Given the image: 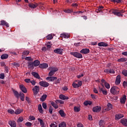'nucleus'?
<instances>
[{
	"mask_svg": "<svg viewBox=\"0 0 127 127\" xmlns=\"http://www.w3.org/2000/svg\"><path fill=\"white\" fill-rule=\"evenodd\" d=\"M121 83V75H118L116 77L115 83L116 85H119Z\"/></svg>",
	"mask_w": 127,
	"mask_h": 127,
	"instance_id": "a211bd4d",
	"label": "nucleus"
},
{
	"mask_svg": "<svg viewBox=\"0 0 127 127\" xmlns=\"http://www.w3.org/2000/svg\"><path fill=\"white\" fill-rule=\"evenodd\" d=\"M38 110L40 114H43V109H42V106H41V104H39L38 105Z\"/></svg>",
	"mask_w": 127,
	"mask_h": 127,
	"instance_id": "7c9ffc66",
	"label": "nucleus"
},
{
	"mask_svg": "<svg viewBox=\"0 0 127 127\" xmlns=\"http://www.w3.org/2000/svg\"><path fill=\"white\" fill-rule=\"evenodd\" d=\"M40 90V88L39 86L36 85L32 89V91L34 94H38L39 93V91Z\"/></svg>",
	"mask_w": 127,
	"mask_h": 127,
	"instance_id": "423d86ee",
	"label": "nucleus"
},
{
	"mask_svg": "<svg viewBox=\"0 0 127 127\" xmlns=\"http://www.w3.org/2000/svg\"><path fill=\"white\" fill-rule=\"evenodd\" d=\"M39 67L41 69H46V68H48V64L43 63L39 64Z\"/></svg>",
	"mask_w": 127,
	"mask_h": 127,
	"instance_id": "9d476101",
	"label": "nucleus"
},
{
	"mask_svg": "<svg viewBox=\"0 0 127 127\" xmlns=\"http://www.w3.org/2000/svg\"><path fill=\"white\" fill-rule=\"evenodd\" d=\"M50 127H58V125H57V123L54 122L52 123L50 125Z\"/></svg>",
	"mask_w": 127,
	"mask_h": 127,
	"instance_id": "58836bf2",
	"label": "nucleus"
},
{
	"mask_svg": "<svg viewBox=\"0 0 127 127\" xmlns=\"http://www.w3.org/2000/svg\"><path fill=\"white\" fill-rule=\"evenodd\" d=\"M38 6V4L36 3H30L29 4V6L31 8H36V7H37Z\"/></svg>",
	"mask_w": 127,
	"mask_h": 127,
	"instance_id": "f3484780",
	"label": "nucleus"
},
{
	"mask_svg": "<svg viewBox=\"0 0 127 127\" xmlns=\"http://www.w3.org/2000/svg\"><path fill=\"white\" fill-rule=\"evenodd\" d=\"M19 97H20V99L22 101V102H24V93L20 92L19 94Z\"/></svg>",
	"mask_w": 127,
	"mask_h": 127,
	"instance_id": "5701e85b",
	"label": "nucleus"
},
{
	"mask_svg": "<svg viewBox=\"0 0 127 127\" xmlns=\"http://www.w3.org/2000/svg\"><path fill=\"white\" fill-rule=\"evenodd\" d=\"M25 60H27V61H32V59H31V57H26Z\"/></svg>",
	"mask_w": 127,
	"mask_h": 127,
	"instance_id": "e2e57ef3",
	"label": "nucleus"
},
{
	"mask_svg": "<svg viewBox=\"0 0 127 127\" xmlns=\"http://www.w3.org/2000/svg\"><path fill=\"white\" fill-rule=\"evenodd\" d=\"M51 105L55 108V109H58V105L53 101L51 102Z\"/></svg>",
	"mask_w": 127,
	"mask_h": 127,
	"instance_id": "473e14b6",
	"label": "nucleus"
},
{
	"mask_svg": "<svg viewBox=\"0 0 127 127\" xmlns=\"http://www.w3.org/2000/svg\"><path fill=\"white\" fill-rule=\"evenodd\" d=\"M99 91L100 92H102V94H103V95H108V91H107L106 90H105V88H101V86H99Z\"/></svg>",
	"mask_w": 127,
	"mask_h": 127,
	"instance_id": "f8f14e48",
	"label": "nucleus"
},
{
	"mask_svg": "<svg viewBox=\"0 0 127 127\" xmlns=\"http://www.w3.org/2000/svg\"><path fill=\"white\" fill-rule=\"evenodd\" d=\"M113 109V105L110 103L107 104V111H110Z\"/></svg>",
	"mask_w": 127,
	"mask_h": 127,
	"instance_id": "c756f323",
	"label": "nucleus"
},
{
	"mask_svg": "<svg viewBox=\"0 0 127 127\" xmlns=\"http://www.w3.org/2000/svg\"><path fill=\"white\" fill-rule=\"evenodd\" d=\"M83 76L84 74L81 73L80 74L77 75V78H78V79H80V78H82V77H83Z\"/></svg>",
	"mask_w": 127,
	"mask_h": 127,
	"instance_id": "0e129e2a",
	"label": "nucleus"
},
{
	"mask_svg": "<svg viewBox=\"0 0 127 127\" xmlns=\"http://www.w3.org/2000/svg\"><path fill=\"white\" fill-rule=\"evenodd\" d=\"M39 84L40 86L42 87H44L45 88H46L49 86V83L46 81H40L39 82Z\"/></svg>",
	"mask_w": 127,
	"mask_h": 127,
	"instance_id": "0eeeda50",
	"label": "nucleus"
},
{
	"mask_svg": "<svg viewBox=\"0 0 127 127\" xmlns=\"http://www.w3.org/2000/svg\"><path fill=\"white\" fill-rule=\"evenodd\" d=\"M57 80L55 81L54 84L57 85V84H60V82L61 81V78H58L56 79Z\"/></svg>",
	"mask_w": 127,
	"mask_h": 127,
	"instance_id": "37998d69",
	"label": "nucleus"
},
{
	"mask_svg": "<svg viewBox=\"0 0 127 127\" xmlns=\"http://www.w3.org/2000/svg\"><path fill=\"white\" fill-rule=\"evenodd\" d=\"M19 88L20 90L23 92V93H24L25 94L27 93V90L26 89V88L23 85H20Z\"/></svg>",
	"mask_w": 127,
	"mask_h": 127,
	"instance_id": "9b49d317",
	"label": "nucleus"
},
{
	"mask_svg": "<svg viewBox=\"0 0 127 127\" xmlns=\"http://www.w3.org/2000/svg\"><path fill=\"white\" fill-rule=\"evenodd\" d=\"M118 62H126L127 61V59L125 58H121V59H119L117 60Z\"/></svg>",
	"mask_w": 127,
	"mask_h": 127,
	"instance_id": "c85d7f7f",
	"label": "nucleus"
},
{
	"mask_svg": "<svg viewBox=\"0 0 127 127\" xmlns=\"http://www.w3.org/2000/svg\"><path fill=\"white\" fill-rule=\"evenodd\" d=\"M47 98V94H43L41 98H40V101H41V102H44V101H45V100H46Z\"/></svg>",
	"mask_w": 127,
	"mask_h": 127,
	"instance_id": "bb28decb",
	"label": "nucleus"
},
{
	"mask_svg": "<svg viewBox=\"0 0 127 127\" xmlns=\"http://www.w3.org/2000/svg\"><path fill=\"white\" fill-rule=\"evenodd\" d=\"M126 101H127V96L124 95L122 98L120 99L121 104H126Z\"/></svg>",
	"mask_w": 127,
	"mask_h": 127,
	"instance_id": "412c9836",
	"label": "nucleus"
},
{
	"mask_svg": "<svg viewBox=\"0 0 127 127\" xmlns=\"http://www.w3.org/2000/svg\"><path fill=\"white\" fill-rule=\"evenodd\" d=\"M72 86L73 88H79V86L78 85V84L75 82H73L72 83Z\"/></svg>",
	"mask_w": 127,
	"mask_h": 127,
	"instance_id": "864d4df0",
	"label": "nucleus"
},
{
	"mask_svg": "<svg viewBox=\"0 0 127 127\" xmlns=\"http://www.w3.org/2000/svg\"><path fill=\"white\" fill-rule=\"evenodd\" d=\"M59 113L62 118H64V117H66V114H65V112H64V111L63 110H60L59 111Z\"/></svg>",
	"mask_w": 127,
	"mask_h": 127,
	"instance_id": "4be33fe9",
	"label": "nucleus"
},
{
	"mask_svg": "<svg viewBox=\"0 0 127 127\" xmlns=\"http://www.w3.org/2000/svg\"><path fill=\"white\" fill-rule=\"evenodd\" d=\"M54 52L57 54H62L63 53V49H56L54 50Z\"/></svg>",
	"mask_w": 127,
	"mask_h": 127,
	"instance_id": "ddd939ff",
	"label": "nucleus"
},
{
	"mask_svg": "<svg viewBox=\"0 0 127 127\" xmlns=\"http://www.w3.org/2000/svg\"><path fill=\"white\" fill-rule=\"evenodd\" d=\"M101 110H102V107L97 106L92 108V112L93 113H99V112H101Z\"/></svg>",
	"mask_w": 127,
	"mask_h": 127,
	"instance_id": "39448f33",
	"label": "nucleus"
},
{
	"mask_svg": "<svg viewBox=\"0 0 127 127\" xmlns=\"http://www.w3.org/2000/svg\"><path fill=\"white\" fill-rule=\"evenodd\" d=\"M61 36L65 39H67L70 37V35H69L68 34H62Z\"/></svg>",
	"mask_w": 127,
	"mask_h": 127,
	"instance_id": "2f4dec72",
	"label": "nucleus"
},
{
	"mask_svg": "<svg viewBox=\"0 0 127 127\" xmlns=\"http://www.w3.org/2000/svg\"><path fill=\"white\" fill-rule=\"evenodd\" d=\"M121 123L122 124L124 127H127V119H122L121 120Z\"/></svg>",
	"mask_w": 127,
	"mask_h": 127,
	"instance_id": "2eb2a0df",
	"label": "nucleus"
},
{
	"mask_svg": "<svg viewBox=\"0 0 127 127\" xmlns=\"http://www.w3.org/2000/svg\"><path fill=\"white\" fill-rule=\"evenodd\" d=\"M25 100L27 102L28 104H29V105L31 104V100H30L29 98H28L27 96L26 97Z\"/></svg>",
	"mask_w": 127,
	"mask_h": 127,
	"instance_id": "a18cd8bd",
	"label": "nucleus"
},
{
	"mask_svg": "<svg viewBox=\"0 0 127 127\" xmlns=\"http://www.w3.org/2000/svg\"><path fill=\"white\" fill-rule=\"evenodd\" d=\"M73 109L74 112H75L76 113H79V112L81 111V108H80V107L78 106H74Z\"/></svg>",
	"mask_w": 127,
	"mask_h": 127,
	"instance_id": "a878e982",
	"label": "nucleus"
},
{
	"mask_svg": "<svg viewBox=\"0 0 127 127\" xmlns=\"http://www.w3.org/2000/svg\"><path fill=\"white\" fill-rule=\"evenodd\" d=\"M25 126L28 127H30L31 126H32V123L30 122H27L25 124Z\"/></svg>",
	"mask_w": 127,
	"mask_h": 127,
	"instance_id": "09e8293b",
	"label": "nucleus"
},
{
	"mask_svg": "<svg viewBox=\"0 0 127 127\" xmlns=\"http://www.w3.org/2000/svg\"><path fill=\"white\" fill-rule=\"evenodd\" d=\"M59 98H60V99H61V100H64V99L65 98V95H64L63 94H61L59 96Z\"/></svg>",
	"mask_w": 127,
	"mask_h": 127,
	"instance_id": "6e6d98bb",
	"label": "nucleus"
},
{
	"mask_svg": "<svg viewBox=\"0 0 127 127\" xmlns=\"http://www.w3.org/2000/svg\"><path fill=\"white\" fill-rule=\"evenodd\" d=\"M42 107L45 110H46L47 109V105L46 104V103L43 102L42 103Z\"/></svg>",
	"mask_w": 127,
	"mask_h": 127,
	"instance_id": "de8ad7c7",
	"label": "nucleus"
},
{
	"mask_svg": "<svg viewBox=\"0 0 127 127\" xmlns=\"http://www.w3.org/2000/svg\"><path fill=\"white\" fill-rule=\"evenodd\" d=\"M57 77L56 76H48L46 78L47 81H50V82H53V81L56 80Z\"/></svg>",
	"mask_w": 127,
	"mask_h": 127,
	"instance_id": "6e6552de",
	"label": "nucleus"
},
{
	"mask_svg": "<svg viewBox=\"0 0 127 127\" xmlns=\"http://www.w3.org/2000/svg\"><path fill=\"white\" fill-rule=\"evenodd\" d=\"M49 112L50 114H51V115H52V114H53V108L52 107V106H50V107L49 109Z\"/></svg>",
	"mask_w": 127,
	"mask_h": 127,
	"instance_id": "79ce46f5",
	"label": "nucleus"
},
{
	"mask_svg": "<svg viewBox=\"0 0 127 127\" xmlns=\"http://www.w3.org/2000/svg\"><path fill=\"white\" fill-rule=\"evenodd\" d=\"M28 66H29V68H33L34 64L33 63L30 62L28 63Z\"/></svg>",
	"mask_w": 127,
	"mask_h": 127,
	"instance_id": "8fccbe9b",
	"label": "nucleus"
},
{
	"mask_svg": "<svg viewBox=\"0 0 127 127\" xmlns=\"http://www.w3.org/2000/svg\"><path fill=\"white\" fill-rule=\"evenodd\" d=\"M7 112L9 114H14V111L12 109L8 110Z\"/></svg>",
	"mask_w": 127,
	"mask_h": 127,
	"instance_id": "5fc2aeb1",
	"label": "nucleus"
},
{
	"mask_svg": "<svg viewBox=\"0 0 127 127\" xmlns=\"http://www.w3.org/2000/svg\"><path fill=\"white\" fill-rule=\"evenodd\" d=\"M8 58V55L3 54L1 56V59H7Z\"/></svg>",
	"mask_w": 127,
	"mask_h": 127,
	"instance_id": "e433bc0d",
	"label": "nucleus"
},
{
	"mask_svg": "<svg viewBox=\"0 0 127 127\" xmlns=\"http://www.w3.org/2000/svg\"><path fill=\"white\" fill-rule=\"evenodd\" d=\"M104 85L106 89H110V88H111V85H110V84L107 82L105 83Z\"/></svg>",
	"mask_w": 127,
	"mask_h": 127,
	"instance_id": "c03bdc74",
	"label": "nucleus"
},
{
	"mask_svg": "<svg viewBox=\"0 0 127 127\" xmlns=\"http://www.w3.org/2000/svg\"><path fill=\"white\" fill-rule=\"evenodd\" d=\"M8 124L11 127H16V123L14 121H9Z\"/></svg>",
	"mask_w": 127,
	"mask_h": 127,
	"instance_id": "aec40b11",
	"label": "nucleus"
},
{
	"mask_svg": "<svg viewBox=\"0 0 127 127\" xmlns=\"http://www.w3.org/2000/svg\"><path fill=\"white\" fill-rule=\"evenodd\" d=\"M46 38L47 40H51L53 38V36L51 34H49V35L46 36Z\"/></svg>",
	"mask_w": 127,
	"mask_h": 127,
	"instance_id": "a19ab883",
	"label": "nucleus"
},
{
	"mask_svg": "<svg viewBox=\"0 0 127 127\" xmlns=\"http://www.w3.org/2000/svg\"><path fill=\"white\" fill-rule=\"evenodd\" d=\"M64 12L65 13H71V12H73V10L70 9H65L64 10Z\"/></svg>",
	"mask_w": 127,
	"mask_h": 127,
	"instance_id": "c9c22d12",
	"label": "nucleus"
},
{
	"mask_svg": "<svg viewBox=\"0 0 127 127\" xmlns=\"http://www.w3.org/2000/svg\"><path fill=\"white\" fill-rule=\"evenodd\" d=\"M56 102L57 103V104H58L59 103L61 104V105H63V104H64V101H62V100H57L56 101Z\"/></svg>",
	"mask_w": 127,
	"mask_h": 127,
	"instance_id": "603ef678",
	"label": "nucleus"
},
{
	"mask_svg": "<svg viewBox=\"0 0 127 127\" xmlns=\"http://www.w3.org/2000/svg\"><path fill=\"white\" fill-rule=\"evenodd\" d=\"M31 74L32 75V76L35 77V78H36V79H40V75H39V74L37 72L32 71L31 72Z\"/></svg>",
	"mask_w": 127,
	"mask_h": 127,
	"instance_id": "4468645a",
	"label": "nucleus"
},
{
	"mask_svg": "<svg viewBox=\"0 0 127 127\" xmlns=\"http://www.w3.org/2000/svg\"><path fill=\"white\" fill-rule=\"evenodd\" d=\"M17 122H19V123L23 122V118L22 117H19V118L17 120Z\"/></svg>",
	"mask_w": 127,
	"mask_h": 127,
	"instance_id": "69168bd1",
	"label": "nucleus"
},
{
	"mask_svg": "<svg viewBox=\"0 0 127 127\" xmlns=\"http://www.w3.org/2000/svg\"><path fill=\"white\" fill-rule=\"evenodd\" d=\"M123 87H127V81H124L123 83Z\"/></svg>",
	"mask_w": 127,
	"mask_h": 127,
	"instance_id": "774afa93",
	"label": "nucleus"
},
{
	"mask_svg": "<svg viewBox=\"0 0 127 127\" xmlns=\"http://www.w3.org/2000/svg\"><path fill=\"white\" fill-rule=\"evenodd\" d=\"M58 71V69L56 67H53L52 70L49 72V76L51 77V76H54V74Z\"/></svg>",
	"mask_w": 127,
	"mask_h": 127,
	"instance_id": "20e7f679",
	"label": "nucleus"
},
{
	"mask_svg": "<svg viewBox=\"0 0 127 127\" xmlns=\"http://www.w3.org/2000/svg\"><path fill=\"white\" fill-rule=\"evenodd\" d=\"M29 54V51H24L23 52V55H28Z\"/></svg>",
	"mask_w": 127,
	"mask_h": 127,
	"instance_id": "bf43d9fd",
	"label": "nucleus"
},
{
	"mask_svg": "<svg viewBox=\"0 0 127 127\" xmlns=\"http://www.w3.org/2000/svg\"><path fill=\"white\" fill-rule=\"evenodd\" d=\"M66 123L63 122L59 125V127H66Z\"/></svg>",
	"mask_w": 127,
	"mask_h": 127,
	"instance_id": "4c0bfd02",
	"label": "nucleus"
},
{
	"mask_svg": "<svg viewBox=\"0 0 127 127\" xmlns=\"http://www.w3.org/2000/svg\"><path fill=\"white\" fill-rule=\"evenodd\" d=\"M1 25H5L6 27H9V24L4 20H2L0 22Z\"/></svg>",
	"mask_w": 127,
	"mask_h": 127,
	"instance_id": "b1692460",
	"label": "nucleus"
},
{
	"mask_svg": "<svg viewBox=\"0 0 127 127\" xmlns=\"http://www.w3.org/2000/svg\"><path fill=\"white\" fill-rule=\"evenodd\" d=\"M0 79H4V74L1 73L0 74Z\"/></svg>",
	"mask_w": 127,
	"mask_h": 127,
	"instance_id": "338daca9",
	"label": "nucleus"
},
{
	"mask_svg": "<svg viewBox=\"0 0 127 127\" xmlns=\"http://www.w3.org/2000/svg\"><path fill=\"white\" fill-rule=\"evenodd\" d=\"M21 112L22 111H21L20 110L17 109L15 111L14 114H15L16 115H19V114H20Z\"/></svg>",
	"mask_w": 127,
	"mask_h": 127,
	"instance_id": "3c124183",
	"label": "nucleus"
},
{
	"mask_svg": "<svg viewBox=\"0 0 127 127\" xmlns=\"http://www.w3.org/2000/svg\"><path fill=\"white\" fill-rule=\"evenodd\" d=\"M122 118H124V115L123 114H118L115 116V120L116 121H119V120H121Z\"/></svg>",
	"mask_w": 127,
	"mask_h": 127,
	"instance_id": "dca6fc26",
	"label": "nucleus"
},
{
	"mask_svg": "<svg viewBox=\"0 0 127 127\" xmlns=\"http://www.w3.org/2000/svg\"><path fill=\"white\" fill-rule=\"evenodd\" d=\"M122 74L125 75V77H127V70L126 69L123 70L122 71Z\"/></svg>",
	"mask_w": 127,
	"mask_h": 127,
	"instance_id": "49530a36",
	"label": "nucleus"
},
{
	"mask_svg": "<svg viewBox=\"0 0 127 127\" xmlns=\"http://www.w3.org/2000/svg\"><path fill=\"white\" fill-rule=\"evenodd\" d=\"M13 92L14 93V95L16 97V98H17L18 99V98H19V94H18V92L13 90Z\"/></svg>",
	"mask_w": 127,
	"mask_h": 127,
	"instance_id": "f704fd0d",
	"label": "nucleus"
},
{
	"mask_svg": "<svg viewBox=\"0 0 127 127\" xmlns=\"http://www.w3.org/2000/svg\"><path fill=\"white\" fill-rule=\"evenodd\" d=\"M110 92L113 95H119L120 88L118 86H113L110 89Z\"/></svg>",
	"mask_w": 127,
	"mask_h": 127,
	"instance_id": "f03ea898",
	"label": "nucleus"
},
{
	"mask_svg": "<svg viewBox=\"0 0 127 127\" xmlns=\"http://www.w3.org/2000/svg\"><path fill=\"white\" fill-rule=\"evenodd\" d=\"M70 55H72L74 57L78 58L79 59L83 58V55H82L81 53L78 52H70Z\"/></svg>",
	"mask_w": 127,
	"mask_h": 127,
	"instance_id": "7ed1b4c3",
	"label": "nucleus"
},
{
	"mask_svg": "<svg viewBox=\"0 0 127 127\" xmlns=\"http://www.w3.org/2000/svg\"><path fill=\"white\" fill-rule=\"evenodd\" d=\"M24 81L26 83H30L31 82V79H30V78H26L25 79Z\"/></svg>",
	"mask_w": 127,
	"mask_h": 127,
	"instance_id": "052dcab7",
	"label": "nucleus"
},
{
	"mask_svg": "<svg viewBox=\"0 0 127 127\" xmlns=\"http://www.w3.org/2000/svg\"><path fill=\"white\" fill-rule=\"evenodd\" d=\"M99 126L100 127H104V126H105V121L100 120L99 122Z\"/></svg>",
	"mask_w": 127,
	"mask_h": 127,
	"instance_id": "ea45409f",
	"label": "nucleus"
},
{
	"mask_svg": "<svg viewBox=\"0 0 127 127\" xmlns=\"http://www.w3.org/2000/svg\"><path fill=\"white\" fill-rule=\"evenodd\" d=\"M29 119L31 120V121H35V117L33 116H30Z\"/></svg>",
	"mask_w": 127,
	"mask_h": 127,
	"instance_id": "13d9d810",
	"label": "nucleus"
},
{
	"mask_svg": "<svg viewBox=\"0 0 127 127\" xmlns=\"http://www.w3.org/2000/svg\"><path fill=\"white\" fill-rule=\"evenodd\" d=\"M98 46H100L101 47H108L109 46V45L107 43H104V42H100L98 44Z\"/></svg>",
	"mask_w": 127,
	"mask_h": 127,
	"instance_id": "6ab92c4d",
	"label": "nucleus"
},
{
	"mask_svg": "<svg viewBox=\"0 0 127 127\" xmlns=\"http://www.w3.org/2000/svg\"><path fill=\"white\" fill-rule=\"evenodd\" d=\"M112 2H114V3H120L121 2H123V0H110Z\"/></svg>",
	"mask_w": 127,
	"mask_h": 127,
	"instance_id": "72a5a7b5",
	"label": "nucleus"
},
{
	"mask_svg": "<svg viewBox=\"0 0 127 127\" xmlns=\"http://www.w3.org/2000/svg\"><path fill=\"white\" fill-rule=\"evenodd\" d=\"M115 72L113 69H109V74H115Z\"/></svg>",
	"mask_w": 127,
	"mask_h": 127,
	"instance_id": "680f3d73",
	"label": "nucleus"
},
{
	"mask_svg": "<svg viewBox=\"0 0 127 127\" xmlns=\"http://www.w3.org/2000/svg\"><path fill=\"white\" fill-rule=\"evenodd\" d=\"M110 12H111L112 14H114V15H116L117 16H124V14L123 13H125V10L123 9L119 10V9H111L110 11Z\"/></svg>",
	"mask_w": 127,
	"mask_h": 127,
	"instance_id": "f257e3e1",
	"label": "nucleus"
},
{
	"mask_svg": "<svg viewBox=\"0 0 127 127\" xmlns=\"http://www.w3.org/2000/svg\"><path fill=\"white\" fill-rule=\"evenodd\" d=\"M91 97L92 99H93V100H96V99H97L96 95L91 94Z\"/></svg>",
	"mask_w": 127,
	"mask_h": 127,
	"instance_id": "4d7b16f0",
	"label": "nucleus"
},
{
	"mask_svg": "<svg viewBox=\"0 0 127 127\" xmlns=\"http://www.w3.org/2000/svg\"><path fill=\"white\" fill-rule=\"evenodd\" d=\"M80 53H82V54H88L90 53V50L89 49H82L80 51Z\"/></svg>",
	"mask_w": 127,
	"mask_h": 127,
	"instance_id": "1a4fd4ad",
	"label": "nucleus"
},
{
	"mask_svg": "<svg viewBox=\"0 0 127 127\" xmlns=\"http://www.w3.org/2000/svg\"><path fill=\"white\" fill-rule=\"evenodd\" d=\"M38 122H40V125L41 126V127H45V123H44V122L43 120L40 118L38 119Z\"/></svg>",
	"mask_w": 127,
	"mask_h": 127,
	"instance_id": "393cba45",
	"label": "nucleus"
},
{
	"mask_svg": "<svg viewBox=\"0 0 127 127\" xmlns=\"http://www.w3.org/2000/svg\"><path fill=\"white\" fill-rule=\"evenodd\" d=\"M33 64H34V66L35 67H37V66L39 65V64H40V62L38 60H35L33 62Z\"/></svg>",
	"mask_w": 127,
	"mask_h": 127,
	"instance_id": "cd10ccee",
	"label": "nucleus"
}]
</instances>
